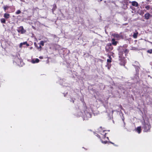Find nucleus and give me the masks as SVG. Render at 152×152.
Returning <instances> with one entry per match:
<instances>
[{
  "label": "nucleus",
  "mask_w": 152,
  "mask_h": 152,
  "mask_svg": "<svg viewBox=\"0 0 152 152\" xmlns=\"http://www.w3.org/2000/svg\"><path fill=\"white\" fill-rule=\"evenodd\" d=\"M151 9L152 10V7L151 8Z\"/></svg>",
  "instance_id": "nucleus-34"
},
{
  "label": "nucleus",
  "mask_w": 152,
  "mask_h": 152,
  "mask_svg": "<svg viewBox=\"0 0 152 152\" xmlns=\"http://www.w3.org/2000/svg\"><path fill=\"white\" fill-rule=\"evenodd\" d=\"M123 53V51H119L118 55L120 58L119 60L121 61V63H120L121 64L123 65L125 64L126 63L125 59L124 57H123L122 55Z\"/></svg>",
  "instance_id": "nucleus-1"
},
{
  "label": "nucleus",
  "mask_w": 152,
  "mask_h": 152,
  "mask_svg": "<svg viewBox=\"0 0 152 152\" xmlns=\"http://www.w3.org/2000/svg\"><path fill=\"white\" fill-rule=\"evenodd\" d=\"M107 138L108 139V137H107Z\"/></svg>",
  "instance_id": "nucleus-32"
},
{
  "label": "nucleus",
  "mask_w": 152,
  "mask_h": 152,
  "mask_svg": "<svg viewBox=\"0 0 152 152\" xmlns=\"http://www.w3.org/2000/svg\"><path fill=\"white\" fill-rule=\"evenodd\" d=\"M110 142L111 143L113 144V142Z\"/></svg>",
  "instance_id": "nucleus-31"
},
{
  "label": "nucleus",
  "mask_w": 152,
  "mask_h": 152,
  "mask_svg": "<svg viewBox=\"0 0 152 152\" xmlns=\"http://www.w3.org/2000/svg\"><path fill=\"white\" fill-rule=\"evenodd\" d=\"M104 131H103L102 132H100V134L102 135H104V137H105L106 133H104Z\"/></svg>",
  "instance_id": "nucleus-16"
},
{
  "label": "nucleus",
  "mask_w": 152,
  "mask_h": 152,
  "mask_svg": "<svg viewBox=\"0 0 152 152\" xmlns=\"http://www.w3.org/2000/svg\"><path fill=\"white\" fill-rule=\"evenodd\" d=\"M147 52L148 53H152V50H147Z\"/></svg>",
  "instance_id": "nucleus-22"
},
{
  "label": "nucleus",
  "mask_w": 152,
  "mask_h": 152,
  "mask_svg": "<svg viewBox=\"0 0 152 152\" xmlns=\"http://www.w3.org/2000/svg\"><path fill=\"white\" fill-rule=\"evenodd\" d=\"M101 142H102V143H104V144H106L107 143V141H103V140H101Z\"/></svg>",
  "instance_id": "nucleus-24"
},
{
  "label": "nucleus",
  "mask_w": 152,
  "mask_h": 152,
  "mask_svg": "<svg viewBox=\"0 0 152 152\" xmlns=\"http://www.w3.org/2000/svg\"><path fill=\"white\" fill-rule=\"evenodd\" d=\"M112 44L113 45H116L117 44V42L115 41L114 39H112Z\"/></svg>",
  "instance_id": "nucleus-12"
},
{
  "label": "nucleus",
  "mask_w": 152,
  "mask_h": 152,
  "mask_svg": "<svg viewBox=\"0 0 152 152\" xmlns=\"http://www.w3.org/2000/svg\"><path fill=\"white\" fill-rule=\"evenodd\" d=\"M113 111H112V114L113 113Z\"/></svg>",
  "instance_id": "nucleus-29"
},
{
  "label": "nucleus",
  "mask_w": 152,
  "mask_h": 152,
  "mask_svg": "<svg viewBox=\"0 0 152 152\" xmlns=\"http://www.w3.org/2000/svg\"><path fill=\"white\" fill-rule=\"evenodd\" d=\"M17 30L18 32L21 33L22 34H23L26 32L23 26H20Z\"/></svg>",
  "instance_id": "nucleus-5"
},
{
  "label": "nucleus",
  "mask_w": 152,
  "mask_h": 152,
  "mask_svg": "<svg viewBox=\"0 0 152 152\" xmlns=\"http://www.w3.org/2000/svg\"><path fill=\"white\" fill-rule=\"evenodd\" d=\"M113 49V47L111 46V44H110V47H109V49L110 50H112Z\"/></svg>",
  "instance_id": "nucleus-19"
},
{
  "label": "nucleus",
  "mask_w": 152,
  "mask_h": 152,
  "mask_svg": "<svg viewBox=\"0 0 152 152\" xmlns=\"http://www.w3.org/2000/svg\"><path fill=\"white\" fill-rule=\"evenodd\" d=\"M112 35L114 37L116 38V39H119L121 37V36L117 34H113Z\"/></svg>",
  "instance_id": "nucleus-6"
},
{
  "label": "nucleus",
  "mask_w": 152,
  "mask_h": 152,
  "mask_svg": "<svg viewBox=\"0 0 152 152\" xmlns=\"http://www.w3.org/2000/svg\"><path fill=\"white\" fill-rule=\"evenodd\" d=\"M4 16L5 18L6 19H8L10 18V15L9 14L5 13L4 14Z\"/></svg>",
  "instance_id": "nucleus-11"
},
{
  "label": "nucleus",
  "mask_w": 152,
  "mask_h": 152,
  "mask_svg": "<svg viewBox=\"0 0 152 152\" xmlns=\"http://www.w3.org/2000/svg\"><path fill=\"white\" fill-rule=\"evenodd\" d=\"M123 51H124V50H123ZM124 52H125V53H128V50L127 49H126V50H125V51H124Z\"/></svg>",
  "instance_id": "nucleus-26"
},
{
  "label": "nucleus",
  "mask_w": 152,
  "mask_h": 152,
  "mask_svg": "<svg viewBox=\"0 0 152 152\" xmlns=\"http://www.w3.org/2000/svg\"><path fill=\"white\" fill-rule=\"evenodd\" d=\"M39 60L38 58L35 59H32L31 61V62L33 64H34L35 63H38L39 61Z\"/></svg>",
  "instance_id": "nucleus-7"
},
{
  "label": "nucleus",
  "mask_w": 152,
  "mask_h": 152,
  "mask_svg": "<svg viewBox=\"0 0 152 152\" xmlns=\"http://www.w3.org/2000/svg\"><path fill=\"white\" fill-rule=\"evenodd\" d=\"M132 6L137 7L138 6V3L135 1H133L132 2Z\"/></svg>",
  "instance_id": "nucleus-8"
},
{
  "label": "nucleus",
  "mask_w": 152,
  "mask_h": 152,
  "mask_svg": "<svg viewBox=\"0 0 152 152\" xmlns=\"http://www.w3.org/2000/svg\"><path fill=\"white\" fill-rule=\"evenodd\" d=\"M21 43L23 45H26L27 46H29V45L27 43V42H22Z\"/></svg>",
  "instance_id": "nucleus-15"
},
{
  "label": "nucleus",
  "mask_w": 152,
  "mask_h": 152,
  "mask_svg": "<svg viewBox=\"0 0 152 152\" xmlns=\"http://www.w3.org/2000/svg\"><path fill=\"white\" fill-rule=\"evenodd\" d=\"M21 12V11L19 10H18L16 12V14H18Z\"/></svg>",
  "instance_id": "nucleus-20"
},
{
  "label": "nucleus",
  "mask_w": 152,
  "mask_h": 152,
  "mask_svg": "<svg viewBox=\"0 0 152 152\" xmlns=\"http://www.w3.org/2000/svg\"><path fill=\"white\" fill-rule=\"evenodd\" d=\"M85 114L83 117V119L84 120H87L88 118L91 117V115L90 113L85 111Z\"/></svg>",
  "instance_id": "nucleus-4"
},
{
  "label": "nucleus",
  "mask_w": 152,
  "mask_h": 152,
  "mask_svg": "<svg viewBox=\"0 0 152 152\" xmlns=\"http://www.w3.org/2000/svg\"><path fill=\"white\" fill-rule=\"evenodd\" d=\"M150 126L148 122L147 121L145 122V121L144 124L142 128L144 129L143 131L145 132H148L150 128Z\"/></svg>",
  "instance_id": "nucleus-2"
},
{
  "label": "nucleus",
  "mask_w": 152,
  "mask_h": 152,
  "mask_svg": "<svg viewBox=\"0 0 152 152\" xmlns=\"http://www.w3.org/2000/svg\"><path fill=\"white\" fill-rule=\"evenodd\" d=\"M14 61L15 64L19 66H20V64L21 65H22V64H23V62H22V60L20 59L18 56L15 57L14 59Z\"/></svg>",
  "instance_id": "nucleus-3"
},
{
  "label": "nucleus",
  "mask_w": 152,
  "mask_h": 152,
  "mask_svg": "<svg viewBox=\"0 0 152 152\" xmlns=\"http://www.w3.org/2000/svg\"><path fill=\"white\" fill-rule=\"evenodd\" d=\"M138 34V33H134L133 35V37L134 38H136L137 37V35Z\"/></svg>",
  "instance_id": "nucleus-13"
},
{
  "label": "nucleus",
  "mask_w": 152,
  "mask_h": 152,
  "mask_svg": "<svg viewBox=\"0 0 152 152\" xmlns=\"http://www.w3.org/2000/svg\"><path fill=\"white\" fill-rule=\"evenodd\" d=\"M45 42L43 41H42L40 42V44L42 46H44V43Z\"/></svg>",
  "instance_id": "nucleus-18"
},
{
  "label": "nucleus",
  "mask_w": 152,
  "mask_h": 152,
  "mask_svg": "<svg viewBox=\"0 0 152 152\" xmlns=\"http://www.w3.org/2000/svg\"><path fill=\"white\" fill-rule=\"evenodd\" d=\"M150 15H151L149 13H147L145 15V18L146 19H148L149 18Z\"/></svg>",
  "instance_id": "nucleus-9"
},
{
  "label": "nucleus",
  "mask_w": 152,
  "mask_h": 152,
  "mask_svg": "<svg viewBox=\"0 0 152 152\" xmlns=\"http://www.w3.org/2000/svg\"><path fill=\"white\" fill-rule=\"evenodd\" d=\"M31 48H32V47H31V48H30V49H31Z\"/></svg>",
  "instance_id": "nucleus-33"
},
{
  "label": "nucleus",
  "mask_w": 152,
  "mask_h": 152,
  "mask_svg": "<svg viewBox=\"0 0 152 152\" xmlns=\"http://www.w3.org/2000/svg\"><path fill=\"white\" fill-rule=\"evenodd\" d=\"M107 62L110 63L111 61L110 59H107Z\"/></svg>",
  "instance_id": "nucleus-25"
},
{
  "label": "nucleus",
  "mask_w": 152,
  "mask_h": 152,
  "mask_svg": "<svg viewBox=\"0 0 152 152\" xmlns=\"http://www.w3.org/2000/svg\"><path fill=\"white\" fill-rule=\"evenodd\" d=\"M108 57H109V59H110L111 60V57L110 56H108Z\"/></svg>",
  "instance_id": "nucleus-27"
},
{
  "label": "nucleus",
  "mask_w": 152,
  "mask_h": 152,
  "mask_svg": "<svg viewBox=\"0 0 152 152\" xmlns=\"http://www.w3.org/2000/svg\"><path fill=\"white\" fill-rule=\"evenodd\" d=\"M39 58H40V59H42L43 58V57H42V56H40Z\"/></svg>",
  "instance_id": "nucleus-28"
},
{
  "label": "nucleus",
  "mask_w": 152,
  "mask_h": 152,
  "mask_svg": "<svg viewBox=\"0 0 152 152\" xmlns=\"http://www.w3.org/2000/svg\"><path fill=\"white\" fill-rule=\"evenodd\" d=\"M145 8L147 10H148L150 8V6L149 5H148L145 7Z\"/></svg>",
  "instance_id": "nucleus-21"
},
{
  "label": "nucleus",
  "mask_w": 152,
  "mask_h": 152,
  "mask_svg": "<svg viewBox=\"0 0 152 152\" xmlns=\"http://www.w3.org/2000/svg\"><path fill=\"white\" fill-rule=\"evenodd\" d=\"M9 8V7L7 6H4V9L5 11L8 8Z\"/></svg>",
  "instance_id": "nucleus-17"
},
{
  "label": "nucleus",
  "mask_w": 152,
  "mask_h": 152,
  "mask_svg": "<svg viewBox=\"0 0 152 152\" xmlns=\"http://www.w3.org/2000/svg\"><path fill=\"white\" fill-rule=\"evenodd\" d=\"M1 22L2 23H5L6 20L4 18H2L1 20Z\"/></svg>",
  "instance_id": "nucleus-14"
},
{
  "label": "nucleus",
  "mask_w": 152,
  "mask_h": 152,
  "mask_svg": "<svg viewBox=\"0 0 152 152\" xmlns=\"http://www.w3.org/2000/svg\"><path fill=\"white\" fill-rule=\"evenodd\" d=\"M141 126H138V127L136 130V131L139 133L140 134L141 132Z\"/></svg>",
  "instance_id": "nucleus-10"
},
{
  "label": "nucleus",
  "mask_w": 152,
  "mask_h": 152,
  "mask_svg": "<svg viewBox=\"0 0 152 152\" xmlns=\"http://www.w3.org/2000/svg\"><path fill=\"white\" fill-rule=\"evenodd\" d=\"M23 45H22V44L21 43L19 45L20 48H22Z\"/></svg>",
  "instance_id": "nucleus-23"
},
{
  "label": "nucleus",
  "mask_w": 152,
  "mask_h": 152,
  "mask_svg": "<svg viewBox=\"0 0 152 152\" xmlns=\"http://www.w3.org/2000/svg\"><path fill=\"white\" fill-rule=\"evenodd\" d=\"M149 0H146V1H149Z\"/></svg>",
  "instance_id": "nucleus-30"
}]
</instances>
